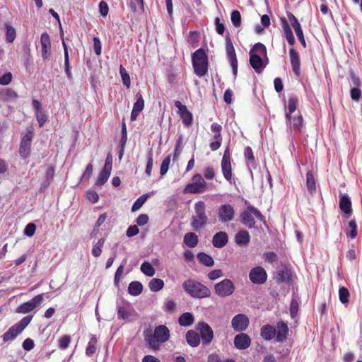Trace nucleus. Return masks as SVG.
<instances>
[{
  "label": "nucleus",
  "mask_w": 362,
  "mask_h": 362,
  "mask_svg": "<svg viewBox=\"0 0 362 362\" xmlns=\"http://www.w3.org/2000/svg\"><path fill=\"white\" fill-rule=\"evenodd\" d=\"M170 338V330L163 325L155 327L153 333L145 336L148 347L154 351L159 350L160 344L166 342Z\"/></svg>",
  "instance_id": "obj_1"
},
{
  "label": "nucleus",
  "mask_w": 362,
  "mask_h": 362,
  "mask_svg": "<svg viewBox=\"0 0 362 362\" xmlns=\"http://www.w3.org/2000/svg\"><path fill=\"white\" fill-rule=\"evenodd\" d=\"M182 286L185 293L194 298H204L211 296L210 289L194 279L185 280Z\"/></svg>",
  "instance_id": "obj_2"
},
{
  "label": "nucleus",
  "mask_w": 362,
  "mask_h": 362,
  "mask_svg": "<svg viewBox=\"0 0 362 362\" xmlns=\"http://www.w3.org/2000/svg\"><path fill=\"white\" fill-rule=\"evenodd\" d=\"M194 73L202 78L208 72L209 59L203 48H199L192 54Z\"/></svg>",
  "instance_id": "obj_3"
},
{
  "label": "nucleus",
  "mask_w": 362,
  "mask_h": 362,
  "mask_svg": "<svg viewBox=\"0 0 362 362\" xmlns=\"http://www.w3.org/2000/svg\"><path fill=\"white\" fill-rule=\"evenodd\" d=\"M195 214L192 218L191 226L195 230H199L205 226L208 223V217L206 214L205 204L199 201L194 204Z\"/></svg>",
  "instance_id": "obj_4"
},
{
  "label": "nucleus",
  "mask_w": 362,
  "mask_h": 362,
  "mask_svg": "<svg viewBox=\"0 0 362 362\" xmlns=\"http://www.w3.org/2000/svg\"><path fill=\"white\" fill-rule=\"evenodd\" d=\"M253 216L260 221H264V217L260 211L250 205L240 214V218L241 223L250 229L255 228L256 221Z\"/></svg>",
  "instance_id": "obj_5"
},
{
  "label": "nucleus",
  "mask_w": 362,
  "mask_h": 362,
  "mask_svg": "<svg viewBox=\"0 0 362 362\" xmlns=\"http://www.w3.org/2000/svg\"><path fill=\"white\" fill-rule=\"evenodd\" d=\"M206 190V182L203 177L197 173L193 175L192 182L187 184L183 189L185 194H201Z\"/></svg>",
  "instance_id": "obj_6"
},
{
  "label": "nucleus",
  "mask_w": 362,
  "mask_h": 362,
  "mask_svg": "<svg viewBox=\"0 0 362 362\" xmlns=\"http://www.w3.org/2000/svg\"><path fill=\"white\" fill-rule=\"evenodd\" d=\"M195 328L199 333V334L200 339H202V345H209L214 337V331L210 325L207 322L202 321L196 325Z\"/></svg>",
  "instance_id": "obj_7"
},
{
  "label": "nucleus",
  "mask_w": 362,
  "mask_h": 362,
  "mask_svg": "<svg viewBox=\"0 0 362 362\" xmlns=\"http://www.w3.org/2000/svg\"><path fill=\"white\" fill-rule=\"evenodd\" d=\"M235 285L229 279H224L214 285L216 294L221 298L232 295L235 291Z\"/></svg>",
  "instance_id": "obj_8"
},
{
  "label": "nucleus",
  "mask_w": 362,
  "mask_h": 362,
  "mask_svg": "<svg viewBox=\"0 0 362 362\" xmlns=\"http://www.w3.org/2000/svg\"><path fill=\"white\" fill-rule=\"evenodd\" d=\"M226 50L228 60L230 62V66L232 67L233 75L234 78H235L238 74V60L236 57L235 48L233 47L229 34H228L226 37Z\"/></svg>",
  "instance_id": "obj_9"
},
{
  "label": "nucleus",
  "mask_w": 362,
  "mask_h": 362,
  "mask_svg": "<svg viewBox=\"0 0 362 362\" xmlns=\"http://www.w3.org/2000/svg\"><path fill=\"white\" fill-rule=\"evenodd\" d=\"M249 279L252 284L261 285L267 281V274L262 267L257 266L250 269Z\"/></svg>",
  "instance_id": "obj_10"
},
{
  "label": "nucleus",
  "mask_w": 362,
  "mask_h": 362,
  "mask_svg": "<svg viewBox=\"0 0 362 362\" xmlns=\"http://www.w3.org/2000/svg\"><path fill=\"white\" fill-rule=\"evenodd\" d=\"M43 296L44 293L37 295L29 301L21 304L16 308V312L18 313L26 314L33 311L42 303Z\"/></svg>",
  "instance_id": "obj_11"
},
{
  "label": "nucleus",
  "mask_w": 362,
  "mask_h": 362,
  "mask_svg": "<svg viewBox=\"0 0 362 362\" xmlns=\"http://www.w3.org/2000/svg\"><path fill=\"white\" fill-rule=\"evenodd\" d=\"M217 214L219 221L223 223H226L233 220L235 216V209L230 204H221L218 207Z\"/></svg>",
  "instance_id": "obj_12"
},
{
  "label": "nucleus",
  "mask_w": 362,
  "mask_h": 362,
  "mask_svg": "<svg viewBox=\"0 0 362 362\" xmlns=\"http://www.w3.org/2000/svg\"><path fill=\"white\" fill-rule=\"evenodd\" d=\"M249 325V318L244 314L235 315L231 321V326L235 332H243Z\"/></svg>",
  "instance_id": "obj_13"
},
{
  "label": "nucleus",
  "mask_w": 362,
  "mask_h": 362,
  "mask_svg": "<svg viewBox=\"0 0 362 362\" xmlns=\"http://www.w3.org/2000/svg\"><path fill=\"white\" fill-rule=\"evenodd\" d=\"M262 59L259 54L250 55V64L256 73L260 74L268 64L269 60L267 57Z\"/></svg>",
  "instance_id": "obj_14"
},
{
  "label": "nucleus",
  "mask_w": 362,
  "mask_h": 362,
  "mask_svg": "<svg viewBox=\"0 0 362 362\" xmlns=\"http://www.w3.org/2000/svg\"><path fill=\"white\" fill-rule=\"evenodd\" d=\"M288 18L291 22V26L293 28L298 39L300 42L303 45V47H306V42L305 40L303 31L302 30L301 25L298 22L297 18L291 13H288L287 14Z\"/></svg>",
  "instance_id": "obj_15"
},
{
  "label": "nucleus",
  "mask_w": 362,
  "mask_h": 362,
  "mask_svg": "<svg viewBox=\"0 0 362 362\" xmlns=\"http://www.w3.org/2000/svg\"><path fill=\"white\" fill-rule=\"evenodd\" d=\"M339 205L344 216L349 218L352 214V204L350 197L347 194H341L339 196Z\"/></svg>",
  "instance_id": "obj_16"
},
{
  "label": "nucleus",
  "mask_w": 362,
  "mask_h": 362,
  "mask_svg": "<svg viewBox=\"0 0 362 362\" xmlns=\"http://www.w3.org/2000/svg\"><path fill=\"white\" fill-rule=\"evenodd\" d=\"M132 307L129 303L124 300L117 301V318L127 320L131 315Z\"/></svg>",
  "instance_id": "obj_17"
},
{
  "label": "nucleus",
  "mask_w": 362,
  "mask_h": 362,
  "mask_svg": "<svg viewBox=\"0 0 362 362\" xmlns=\"http://www.w3.org/2000/svg\"><path fill=\"white\" fill-rule=\"evenodd\" d=\"M31 141L32 135L30 132L26 134L21 141L19 154L23 158H28L30 153Z\"/></svg>",
  "instance_id": "obj_18"
},
{
  "label": "nucleus",
  "mask_w": 362,
  "mask_h": 362,
  "mask_svg": "<svg viewBox=\"0 0 362 362\" xmlns=\"http://www.w3.org/2000/svg\"><path fill=\"white\" fill-rule=\"evenodd\" d=\"M289 57L292 71L296 76L299 77L300 75V55L294 48L289 49Z\"/></svg>",
  "instance_id": "obj_19"
},
{
  "label": "nucleus",
  "mask_w": 362,
  "mask_h": 362,
  "mask_svg": "<svg viewBox=\"0 0 362 362\" xmlns=\"http://www.w3.org/2000/svg\"><path fill=\"white\" fill-rule=\"evenodd\" d=\"M40 43L42 47V57L43 59H47L51 52V40L47 32L42 33L40 36Z\"/></svg>",
  "instance_id": "obj_20"
},
{
  "label": "nucleus",
  "mask_w": 362,
  "mask_h": 362,
  "mask_svg": "<svg viewBox=\"0 0 362 362\" xmlns=\"http://www.w3.org/2000/svg\"><path fill=\"white\" fill-rule=\"evenodd\" d=\"M251 344V339L250 337L245 333H240L234 338V346L236 349L240 350L246 349Z\"/></svg>",
  "instance_id": "obj_21"
},
{
  "label": "nucleus",
  "mask_w": 362,
  "mask_h": 362,
  "mask_svg": "<svg viewBox=\"0 0 362 362\" xmlns=\"http://www.w3.org/2000/svg\"><path fill=\"white\" fill-rule=\"evenodd\" d=\"M228 243V235L225 231L216 233L212 238V244L214 247L223 248Z\"/></svg>",
  "instance_id": "obj_22"
},
{
  "label": "nucleus",
  "mask_w": 362,
  "mask_h": 362,
  "mask_svg": "<svg viewBox=\"0 0 362 362\" xmlns=\"http://www.w3.org/2000/svg\"><path fill=\"white\" fill-rule=\"evenodd\" d=\"M276 341L277 342L284 341L288 334V327L286 322L281 321L276 325Z\"/></svg>",
  "instance_id": "obj_23"
},
{
  "label": "nucleus",
  "mask_w": 362,
  "mask_h": 362,
  "mask_svg": "<svg viewBox=\"0 0 362 362\" xmlns=\"http://www.w3.org/2000/svg\"><path fill=\"white\" fill-rule=\"evenodd\" d=\"M286 124L290 129L294 131L299 132L303 125V117L299 115L298 116L292 117L291 115H286Z\"/></svg>",
  "instance_id": "obj_24"
},
{
  "label": "nucleus",
  "mask_w": 362,
  "mask_h": 362,
  "mask_svg": "<svg viewBox=\"0 0 362 362\" xmlns=\"http://www.w3.org/2000/svg\"><path fill=\"white\" fill-rule=\"evenodd\" d=\"M186 341L191 347H197L201 342L200 336L198 332L193 329H189L185 334Z\"/></svg>",
  "instance_id": "obj_25"
},
{
  "label": "nucleus",
  "mask_w": 362,
  "mask_h": 362,
  "mask_svg": "<svg viewBox=\"0 0 362 362\" xmlns=\"http://www.w3.org/2000/svg\"><path fill=\"white\" fill-rule=\"evenodd\" d=\"M281 25H282L284 37L286 39L288 43L290 45L293 46L295 44L296 40H295V37L293 35L292 30H291L289 24L288 23L287 21L286 20V18H282L281 19Z\"/></svg>",
  "instance_id": "obj_26"
},
{
  "label": "nucleus",
  "mask_w": 362,
  "mask_h": 362,
  "mask_svg": "<svg viewBox=\"0 0 362 362\" xmlns=\"http://www.w3.org/2000/svg\"><path fill=\"white\" fill-rule=\"evenodd\" d=\"M276 329L269 324L262 326L260 330L261 337L266 341L272 340L276 335Z\"/></svg>",
  "instance_id": "obj_27"
},
{
  "label": "nucleus",
  "mask_w": 362,
  "mask_h": 362,
  "mask_svg": "<svg viewBox=\"0 0 362 362\" xmlns=\"http://www.w3.org/2000/svg\"><path fill=\"white\" fill-rule=\"evenodd\" d=\"M22 332L15 325H12L3 335L4 342L13 341Z\"/></svg>",
  "instance_id": "obj_28"
},
{
  "label": "nucleus",
  "mask_w": 362,
  "mask_h": 362,
  "mask_svg": "<svg viewBox=\"0 0 362 362\" xmlns=\"http://www.w3.org/2000/svg\"><path fill=\"white\" fill-rule=\"evenodd\" d=\"M250 240V236L247 230H240L235 236V241L240 246L247 245Z\"/></svg>",
  "instance_id": "obj_29"
},
{
  "label": "nucleus",
  "mask_w": 362,
  "mask_h": 362,
  "mask_svg": "<svg viewBox=\"0 0 362 362\" xmlns=\"http://www.w3.org/2000/svg\"><path fill=\"white\" fill-rule=\"evenodd\" d=\"M194 315L189 312L182 313L178 318V323L182 327H189L194 323Z\"/></svg>",
  "instance_id": "obj_30"
},
{
  "label": "nucleus",
  "mask_w": 362,
  "mask_h": 362,
  "mask_svg": "<svg viewBox=\"0 0 362 362\" xmlns=\"http://www.w3.org/2000/svg\"><path fill=\"white\" fill-rule=\"evenodd\" d=\"M298 105V98L296 95H292L289 97L287 105L285 106V115H290L296 111Z\"/></svg>",
  "instance_id": "obj_31"
},
{
  "label": "nucleus",
  "mask_w": 362,
  "mask_h": 362,
  "mask_svg": "<svg viewBox=\"0 0 362 362\" xmlns=\"http://www.w3.org/2000/svg\"><path fill=\"white\" fill-rule=\"evenodd\" d=\"M292 275L290 270L283 269L277 272L276 281L277 283H289L291 281Z\"/></svg>",
  "instance_id": "obj_32"
},
{
  "label": "nucleus",
  "mask_w": 362,
  "mask_h": 362,
  "mask_svg": "<svg viewBox=\"0 0 362 362\" xmlns=\"http://www.w3.org/2000/svg\"><path fill=\"white\" fill-rule=\"evenodd\" d=\"M221 170L224 178L231 183L232 168L230 160H221Z\"/></svg>",
  "instance_id": "obj_33"
},
{
  "label": "nucleus",
  "mask_w": 362,
  "mask_h": 362,
  "mask_svg": "<svg viewBox=\"0 0 362 362\" xmlns=\"http://www.w3.org/2000/svg\"><path fill=\"white\" fill-rule=\"evenodd\" d=\"M128 293L133 296H138L142 293L143 285L140 281H132L127 288Z\"/></svg>",
  "instance_id": "obj_34"
},
{
  "label": "nucleus",
  "mask_w": 362,
  "mask_h": 362,
  "mask_svg": "<svg viewBox=\"0 0 362 362\" xmlns=\"http://www.w3.org/2000/svg\"><path fill=\"white\" fill-rule=\"evenodd\" d=\"M184 243L189 247H194L197 245L198 236L193 232L187 233L183 238Z\"/></svg>",
  "instance_id": "obj_35"
},
{
  "label": "nucleus",
  "mask_w": 362,
  "mask_h": 362,
  "mask_svg": "<svg viewBox=\"0 0 362 362\" xmlns=\"http://www.w3.org/2000/svg\"><path fill=\"white\" fill-rule=\"evenodd\" d=\"M197 257L199 262L206 267H210L214 264L213 258L205 252H199L197 255Z\"/></svg>",
  "instance_id": "obj_36"
},
{
  "label": "nucleus",
  "mask_w": 362,
  "mask_h": 362,
  "mask_svg": "<svg viewBox=\"0 0 362 362\" xmlns=\"http://www.w3.org/2000/svg\"><path fill=\"white\" fill-rule=\"evenodd\" d=\"M251 54H259L260 57H267V49L264 45L257 42L251 48L250 53Z\"/></svg>",
  "instance_id": "obj_37"
},
{
  "label": "nucleus",
  "mask_w": 362,
  "mask_h": 362,
  "mask_svg": "<svg viewBox=\"0 0 362 362\" xmlns=\"http://www.w3.org/2000/svg\"><path fill=\"white\" fill-rule=\"evenodd\" d=\"M111 171L112 170L103 168L99 173L95 185L98 186H103L107 181L111 174Z\"/></svg>",
  "instance_id": "obj_38"
},
{
  "label": "nucleus",
  "mask_w": 362,
  "mask_h": 362,
  "mask_svg": "<svg viewBox=\"0 0 362 362\" xmlns=\"http://www.w3.org/2000/svg\"><path fill=\"white\" fill-rule=\"evenodd\" d=\"M148 287L151 291L158 292L164 287V281L160 279L153 278L149 281Z\"/></svg>",
  "instance_id": "obj_39"
},
{
  "label": "nucleus",
  "mask_w": 362,
  "mask_h": 362,
  "mask_svg": "<svg viewBox=\"0 0 362 362\" xmlns=\"http://www.w3.org/2000/svg\"><path fill=\"white\" fill-rule=\"evenodd\" d=\"M4 26L6 29V41L11 43L15 40L16 37V29L8 23H5Z\"/></svg>",
  "instance_id": "obj_40"
},
{
  "label": "nucleus",
  "mask_w": 362,
  "mask_h": 362,
  "mask_svg": "<svg viewBox=\"0 0 362 362\" xmlns=\"http://www.w3.org/2000/svg\"><path fill=\"white\" fill-rule=\"evenodd\" d=\"M306 185L308 190L310 194H313L316 190L315 180L314 175L311 171H308L306 174Z\"/></svg>",
  "instance_id": "obj_41"
},
{
  "label": "nucleus",
  "mask_w": 362,
  "mask_h": 362,
  "mask_svg": "<svg viewBox=\"0 0 362 362\" xmlns=\"http://www.w3.org/2000/svg\"><path fill=\"white\" fill-rule=\"evenodd\" d=\"M140 269L142 273H144L147 276L151 277L154 276L156 273V270L152 264L148 262H144L140 267Z\"/></svg>",
  "instance_id": "obj_42"
},
{
  "label": "nucleus",
  "mask_w": 362,
  "mask_h": 362,
  "mask_svg": "<svg viewBox=\"0 0 362 362\" xmlns=\"http://www.w3.org/2000/svg\"><path fill=\"white\" fill-rule=\"evenodd\" d=\"M179 114L182 119V123L185 126L189 127L192 125L193 122V115L187 109L180 112Z\"/></svg>",
  "instance_id": "obj_43"
},
{
  "label": "nucleus",
  "mask_w": 362,
  "mask_h": 362,
  "mask_svg": "<svg viewBox=\"0 0 362 362\" xmlns=\"http://www.w3.org/2000/svg\"><path fill=\"white\" fill-rule=\"evenodd\" d=\"M350 293L346 287L341 286L339 289V298L342 304H347L349 302Z\"/></svg>",
  "instance_id": "obj_44"
},
{
  "label": "nucleus",
  "mask_w": 362,
  "mask_h": 362,
  "mask_svg": "<svg viewBox=\"0 0 362 362\" xmlns=\"http://www.w3.org/2000/svg\"><path fill=\"white\" fill-rule=\"evenodd\" d=\"M105 241V240L104 238H100L98 240V242L93 245L92 248V255L95 257H98L100 256L102 253V248L103 247Z\"/></svg>",
  "instance_id": "obj_45"
},
{
  "label": "nucleus",
  "mask_w": 362,
  "mask_h": 362,
  "mask_svg": "<svg viewBox=\"0 0 362 362\" xmlns=\"http://www.w3.org/2000/svg\"><path fill=\"white\" fill-rule=\"evenodd\" d=\"M148 196L149 195L147 193L140 196L133 204V205L132 206V211L134 212V211H138L143 206V204L146 202Z\"/></svg>",
  "instance_id": "obj_46"
},
{
  "label": "nucleus",
  "mask_w": 362,
  "mask_h": 362,
  "mask_svg": "<svg viewBox=\"0 0 362 362\" xmlns=\"http://www.w3.org/2000/svg\"><path fill=\"white\" fill-rule=\"evenodd\" d=\"M97 339L95 336H92L86 349V354L88 356H91L96 351Z\"/></svg>",
  "instance_id": "obj_47"
},
{
  "label": "nucleus",
  "mask_w": 362,
  "mask_h": 362,
  "mask_svg": "<svg viewBox=\"0 0 362 362\" xmlns=\"http://www.w3.org/2000/svg\"><path fill=\"white\" fill-rule=\"evenodd\" d=\"M33 319L32 315H27L23 317L18 322L14 324L21 332L30 324Z\"/></svg>",
  "instance_id": "obj_48"
},
{
  "label": "nucleus",
  "mask_w": 362,
  "mask_h": 362,
  "mask_svg": "<svg viewBox=\"0 0 362 362\" xmlns=\"http://www.w3.org/2000/svg\"><path fill=\"white\" fill-rule=\"evenodd\" d=\"M230 20L233 25L235 28H238L241 25V15L238 10H234L231 13Z\"/></svg>",
  "instance_id": "obj_49"
},
{
  "label": "nucleus",
  "mask_w": 362,
  "mask_h": 362,
  "mask_svg": "<svg viewBox=\"0 0 362 362\" xmlns=\"http://www.w3.org/2000/svg\"><path fill=\"white\" fill-rule=\"evenodd\" d=\"M170 163V156L169 155V156H166L163 160V161L161 163L160 168V174L161 176H163L167 173L168 168H169Z\"/></svg>",
  "instance_id": "obj_50"
},
{
  "label": "nucleus",
  "mask_w": 362,
  "mask_h": 362,
  "mask_svg": "<svg viewBox=\"0 0 362 362\" xmlns=\"http://www.w3.org/2000/svg\"><path fill=\"white\" fill-rule=\"evenodd\" d=\"M211 130L214 133L213 138L214 139H221V130L222 127L218 123H213L211 125Z\"/></svg>",
  "instance_id": "obj_51"
},
{
  "label": "nucleus",
  "mask_w": 362,
  "mask_h": 362,
  "mask_svg": "<svg viewBox=\"0 0 362 362\" xmlns=\"http://www.w3.org/2000/svg\"><path fill=\"white\" fill-rule=\"evenodd\" d=\"M349 226L351 228V230L349 232H346V235L351 239L355 238L357 236V224L355 220H351L349 222Z\"/></svg>",
  "instance_id": "obj_52"
},
{
  "label": "nucleus",
  "mask_w": 362,
  "mask_h": 362,
  "mask_svg": "<svg viewBox=\"0 0 362 362\" xmlns=\"http://www.w3.org/2000/svg\"><path fill=\"white\" fill-rule=\"evenodd\" d=\"M298 310V302L296 298H292L290 304V315L291 318H295L297 316Z\"/></svg>",
  "instance_id": "obj_53"
},
{
  "label": "nucleus",
  "mask_w": 362,
  "mask_h": 362,
  "mask_svg": "<svg viewBox=\"0 0 362 362\" xmlns=\"http://www.w3.org/2000/svg\"><path fill=\"white\" fill-rule=\"evenodd\" d=\"M144 107V100L143 99L142 95H139L136 99V101L134 104L132 110H134V112H137L140 113L143 110Z\"/></svg>",
  "instance_id": "obj_54"
},
{
  "label": "nucleus",
  "mask_w": 362,
  "mask_h": 362,
  "mask_svg": "<svg viewBox=\"0 0 362 362\" xmlns=\"http://www.w3.org/2000/svg\"><path fill=\"white\" fill-rule=\"evenodd\" d=\"M153 153L151 151H149V153L148 154V160H147L146 170H145V173L148 176L151 175V170L153 168Z\"/></svg>",
  "instance_id": "obj_55"
},
{
  "label": "nucleus",
  "mask_w": 362,
  "mask_h": 362,
  "mask_svg": "<svg viewBox=\"0 0 362 362\" xmlns=\"http://www.w3.org/2000/svg\"><path fill=\"white\" fill-rule=\"evenodd\" d=\"M350 95L353 100L358 101L361 98V90L360 87H353L350 90Z\"/></svg>",
  "instance_id": "obj_56"
},
{
  "label": "nucleus",
  "mask_w": 362,
  "mask_h": 362,
  "mask_svg": "<svg viewBox=\"0 0 362 362\" xmlns=\"http://www.w3.org/2000/svg\"><path fill=\"white\" fill-rule=\"evenodd\" d=\"M208 362H236L233 358H227L222 361L219 356L216 354H211L208 356Z\"/></svg>",
  "instance_id": "obj_57"
},
{
  "label": "nucleus",
  "mask_w": 362,
  "mask_h": 362,
  "mask_svg": "<svg viewBox=\"0 0 362 362\" xmlns=\"http://www.w3.org/2000/svg\"><path fill=\"white\" fill-rule=\"evenodd\" d=\"M36 230V226L33 223H29L24 229V234L28 237H32Z\"/></svg>",
  "instance_id": "obj_58"
},
{
  "label": "nucleus",
  "mask_w": 362,
  "mask_h": 362,
  "mask_svg": "<svg viewBox=\"0 0 362 362\" xmlns=\"http://www.w3.org/2000/svg\"><path fill=\"white\" fill-rule=\"evenodd\" d=\"M214 23L216 26V31L219 35H223L225 32V25L223 23L221 22L220 18L216 17L214 20Z\"/></svg>",
  "instance_id": "obj_59"
},
{
  "label": "nucleus",
  "mask_w": 362,
  "mask_h": 362,
  "mask_svg": "<svg viewBox=\"0 0 362 362\" xmlns=\"http://www.w3.org/2000/svg\"><path fill=\"white\" fill-rule=\"evenodd\" d=\"M93 49L95 54L100 55L102 52V45L100 40L98 37H93Z\"/></svg>",
  "instance_id": "obj_60"
},
{
  "label": "nucleus",
  "mask_w": 362,
  "mask_h": 362,
  "mask_svg": "<svg viewBox=\"0 0 362 362\" xmlns=\"http://www.w3.org/2000/svg\"><path fill=\"white\" fill-rule=\"evenodd\" d=\"M265 261L269 263H274L278 260L277 255L274 252H268L264 254Z\"/></svg>",
  "instance_id": "obj_61"
},
{
  "label": "nucleus",
  "mask_w": 362,
  "mask_h": 362,
  "mask_svg": "<svg viewBox=\"0 0 362 362\" xmlns=\"http://www.w3.org/2000/svg\"><path fill=\"white\" fill-rule=\"evenodd\" d=\"M12 81V74L10 72L5 73L0 77V84L3 86L8 85Z\"/></svg>",
  "instance_id": "obj_62"
},
{
  "label": "nucleus",
  "mask_w": 362,
  "mask_h": 362,
  "mask_svg": "<svg viewBox=\"0 0 362 362\" xmlns=\"http://www.w3.org/2000/svg\"><path fill=\"white\" fill-rule=\"evenodd\" d=\"M22 346L25 351H29L35 346L34 341L30 338H27L23 341Z\"/></svg>",
  "instance_id": "obj_63"
},
{
  "label": "nucleus",
  "mask_w": 362,
  "mask_h": 362,
  "mask_svg": "<svg viewBox=\"0 0 362 362\" xmlns=\"http://www.w3.org/2000/svg\"><path fill=\"white\" fill-rule=\"evenodd\" d=\"M99 11L100 15L103 17H105L108 14L109 7L105 1H101L99 3Z\"/></svg>",
  "instance_id": "obj_64"
}]
</instances>
